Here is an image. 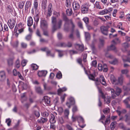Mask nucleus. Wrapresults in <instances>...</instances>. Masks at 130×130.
Wrapping results in <instances>:
<instances>
[{
	"label": "nucleus",
	"mask_w": 130,
	"mask_h": 130,
	"mask_svg": "<svg viewBox=\"0 0 130 130\" xmlns=\"http://www.w3.org/2000/svg\"><path fill=\"white\" fill-rule=\"evenodd\" d=\"M73 7L74 10L78 9L80 7L79 4L76 1L73 2Z\"/></svg>",
	"instance_id": "obj_10"
},
{
	"label": "nucleus",
	"mask_w": 130,
	"mask_h": 130,
	"mask_svg": "<svg viewBox=\"0 0 130 130\" xmlns=\"http://www.w3.org/2000/svg\"><path fill=\"white\" fill-rule=\"evenodd\" d=\"M123 88L124 90L126 91L124 93V95H126L130 94V88H128L125 86H123Z\"/></svg>",
	"instance_id": "obj_16"
},
{
	"label": "nucleus",
	"mask_w": 130,
	"mask_h": 130,
	"mask_svg": "<svg viewBox=\"0 0 130 130\" xmlns=\"http://www.w3.org/2000/svg\"><path fill=\"white\" fill-rule=\"evenodd\" d=\"M56 77L58 79H60L62 78V75L60 72H58L57 73L56 75Z\"/></svg>",
	"instance_id": "obj_50"
},
{
	"label": "nucleus",
	"mask_w": 130,
	"mask_h": 130,
	"mask_svg": "<svg viewBox=\"0 0 130 130\" xmlns=\"http://www.w3.org/2000/svg\"><path fill=\"white\" fill-rule=\"evenodd\" d=\"M21 46L22 48H26L27 46V44L24 42H22L21 44Z\"/></svg>",
	"instance_id": "obj_43"
},
{
	"label": "nucleus",
	"mask_w": 130,
	"mask_h": 130,
	"mask_svg": "<svg viewBox=\"0 0 130 130\" xmlns=\"http://www.w3.org/2000/svg\"><path fill=\"white\" fill-rule=\"evenodd\" d=\"M62 21L61 20H59L56 24L55 29H52L53 31H54L57 29L60 28L62 25Z\"/></svg>",
	"instance_id": "obj_7"
},
{
	"label": "nucleus",
	"mask_w": 130,
	"mask_h": 130,
	"mask_svg": "<svg viewBox=\"0 0 130 130\" xmlns=\"http://www.w3.org/2000/svg\"><path fill=\"white\" fill-rule=\"evenodd\" d=\"M122 58L124 62L126 61H128L130 62V59L126 56H123L122 57Z\"/></svg>",
	"instance_id": "obj_32"
},
{
	"label": "nucleus",
	"mask_w": 130,
	"mask_h": 130,
	"mask_svg": "<svg viewBox=\"0 0 130 130\" xmlns=\"http://www.w3.org/2000/svg\"><path fill=\"white\" fill-rule=\"evenodd\" d=\"M42 116L44 117H46L48 116L49 115V112L48 111H45L43 113H42Z\"/></svg>",
	"instance_id": "obj_55"
},
{
	"label": "nucleus",
	"mask_w": 130,
	"mask_h": 130,
	"mask_svg": "<svg viewBox=\"0 0 130 130\" xmlns=\"http://www.w3.org/2000/svg\"><path fill=\"white\" fill-rule=\"evenodd\" d=\"M122 23L120 22L118 24L117 27L119 29H121L122 30H124L123 29V28L122 27H121V26H122Z\"/></svg>",
	"instance_id": "obj_63"
},
{
	"label": "nucleus",
	"mask_w": 130,
	"mask_h": 130,
	"mask_svg": "<svg viewBox=\"0 0 130 130\" xmlns=\"http://www.w3.org/2000/svg\"><path fill=\"white\" fill-rule=\"evenodd\" d=\"M39 17L38 14H37L36 15L34 18L35 21L37 22L39 20Z\"/></svg>",
	"instance_id": "obj_60"
},
{
	"label": "nucleus",
	"mask_w": 130,
	"mask_h": 130,
	"mask_svg": "<svg viewBox=\"0 0 130 130\" xmlns=\"http://www.w3.org/2000/svg\"><path fill=\"white\" fill-rule=\"evenodd\" d=\"M110 117H109L106 119V120L105 121L104 126L105 127H106V125H107L109 124L110 122Z\"/></svg>",
	"instance_id": "obj_30"
},
{
	"label": "nucleus",
	"mask_w": 130,
	"mask_h": 130,
	"mask_svg": "<svg viewBox=\"0 0 130 130\" xmlns=\"http://www.w3.org/2000/svg\"><path fill=\"white\" fill-rule=\"evenodd\" d=\"M31 6V2L29 1H27L25 6V10H27Z\"/></svg>",
	"instance_id": "obj_26"
},
{
	"label": "nucleus",
	"mask_w": 130,
	"mask_h": 130,
	"mask_svg": "<svg viewBox=\"0 0 130 130\" xmlns=\"http://www.w3.org/2000/svg\"><path fill=\"white\" fill-rule=\"evenodd\" d=\"M15 23V21L13 19H11L9 20L8 24L10 28L12 29L14 27Z\"/></svg>",
	"instance_id": "obj_5"
},
{
	"label": "nucleus",
	"mask_w": 130,
	"mask_h": 130,
	"mask_svg": "<svg viewBox=\"0 0 130 130\" xmlns=\"http://www.w3.org/2000/svg\"><path fill=\"white\" fill-rule=\"evenodd\" d=\"M115 89L116 90V92L115 91V98L116 96V95H119L121 93V92L122 90L121 88L118 87H114Z\"/></svg>",
	"instance_id": "obj_11"
},
{
	"label": "nucleus",
	"mask_w": 130,
	"mask_h": 130,
	"mask_svg": "<svg viewBox=\"0 0 130 130\" xmlns=\"http://www.w3.org/2000/svg\"><path fill=\"white\" fill-rule=\"evenodd\" d=\"M41 25L42 28L46 27L47 26L46 21L44 20H42L41 21Z\"/></svg>",
	"instance_id": "obj_20"
},
{
	"label": "nucleus",
	"mask_w": 130,
	"mask_h": 130,
	"mask_svg": "<svg viewBox=\"0 0 130 130\" xmlns=\"http://www.w3.org/2000/svg\"><path fill=\"white\" fill-rule=\"evenodd\" d=\"M90 6L89 3H86L82 6V13H85L88 12L89 7Z\"/></svg>",
	"instance_id": "obj_2"
},
{
	"label": "nucleus",
	"mask_w": 130,
	"mask_h": 130,
	"mask_svg": "<svg viewBox=\"0 0 130 130\" xmlns=\"http://www.w3.org/2000/svg\"><path fill=\"white\" fill-rule=\"evenodd\" d=\"M6 122L7 123V125L9 126L10 125V123L11 122V120L10 118L6 119Z\"/></svg>",
	"instance_id": "obj_56"
},
{
	"label": "nucleus",
	"mask_w": 130,
	"mask_h": 130,
	"mask_svg": "<svg viewBox=\"0 0 130 130\" xmlns=\"http://www.w3.org/2000/svg\"><path fill=\"white\" fill-rule=\"evenodd\" d=\"M31 68L33 70H36L38 69L39 66L35 64H32L31 65Z\"/></svg>",
	"instance_id": "obj_33"
},
{
	"label": "nucleus",
	"mask_w": 130,
	"mask_h": 130,
	"mask_svg": "<svg viewBox=\"0 0 130 130\" xmlns=\"http://www.w3.org/2000/svg\"><path fill=\"white\" fill-rule=\"evenodd\" d=\"M123 78L122 76H121L118 78V82L121 85L123 83Z\"/></svg>",
	"instance_id": "obj_40"
},
{
	"label": "nucleus",
	"mask_w": 130,
	"mask_h": 130,
	"mask_svg": "<svg viewBox=\"0 0 130 130\" xmlns=\"http://www.w3.org/2000/svg\"><path fill=\"white\" fill-rule=\"evenodd\" d=\"M69 102H67L66 105L69 108H70L71 105L74 104L75 101L74 98L72 97L69 99Z\"/></svg>",
	"instance_id": "obj_6"
},
{
	"label": "nucleus",
	"mask_w": 130,
	"mask_h": 130,
	"mask_svg": "<svg viewBox=\"0 0 130 130\" xmlns=\"http://www.w3.org/2000/svg\"><path fill=\"white\" fill-rule=\"evenodd\" d=\"M36 91L40 94L42 93V91L40 87H36L35 88Z\"/></svg>",
	"instance_id": "obj_36"
},
{
	"label": "nucleus",
	"mask_w": 130,
	"mask_h": 130,
	"mask_svg": "<svg viewBox=\"0 0 130 130\" xmlns=\"http://www.w3.org/2000/svg\"><path fill=\"white\" fill-rule=\"evenodd\" d=\"M15 66L17 68H19L20 67V61L18 59L16 61L15 64Z\"/></svg>",
	"instance_id": "obj_54"
},
{
	"label": "nucleus",
	"mask_w": 130,
	"mask_h": 130,
	"mask_svg": "<svg viewBox=\"0 0 130 130\" xmlns=\"http://www.w3.org/2000/svg\"><path fill=\"white\" fill-rule=\"evenodd\" d=\"M82 60L80 59H79L77 60V62H78L80 64L82 67H83L84 69V70L85 72V73L86 74H87L86 71L85 70V67H84L83 65L82 64Z\"/></svg>",
	"instance_id": "obj_47"
},
{
	"label": "nucleus",
	"mask_w": 130,
	"mask_h": 130,
	"mask_svg": "<svg viewBox=\"0 0 130 130\" xmlns=\"http://www.w3.org/2000/svg\"><path fill=\"white\" fill-rule=\"evenodd\" d=\"M77 120L79 122L84 123L85 122L83 118L81 116H78L77 117Z\"/></svg>",
	"instance_id": "obj_25"
},
{
	"label": "nucleus",
	"mask_w": 130,
	"mask_h": 130,
	"mask_svg": "<svg viewBox=\"0 0 130 130\" xmlns=\"http://www.w3.org/2000/svg\"><path fill=\"white\" fill-rule=\"evenodd\" d=\"M51 117L50 119V122L51 123L53 124L55 123L56 120L54 115L52 114L51 115Z\"/></svg>",
	"instance_id": "obj_23"
},
{
	"label": "nucleus",
	"mask_w": 130,
	"mask_h": 130,
	"mask_svg": "<svg viewBox=\"0 0 130 130\" xmlns=\"http://www.w3.org/2000/svg\"><path fill=\"white\" fill-rule=\"evenodd\" d=\"M69 112L68 109H66L64 111V117L66 120L68 119V116L69 115Z\"/></svg>",
	"instance_id": "obj_19"
},
{
	"label": "nucleus",
	"mask_w": 130,
	"mask_h": 130,
	"mask_svg": "<svg viewBox=\"0 0 130 130\" xmlns=\"http://www.w3.org/2000/svg\"><path fill=\"white\" fill-rule=\"evenodd\" d=\"M58 55L60 57H62L63 55L64 52L63 51L58 50Z\"/></svg>",
	"instance_id": "obj_52"
},
{
	"label": "nucleus",
	"mask_w": 130,
	"mask_h": 130,
	"mask_svg": "<svg viewBox=\"0 0 130 130\" xmlns=\"http://www.w3.org/2000/svg\"><path fill=\"white\" fill-rule=\"evenodd\" d=\"M58 122L61 124H62L64 122V121L61 117H59L58 118Z\"/></svg>",
	"instance_id": "obj_59"
},
{
	"label": "nucleus",
	"mask_w": 130,
	"mask_h": 130,
	"mask_svg": "<svg viewBox=\"0 0 130 130\" xmlns=\"http://www.w3.org/2000/svg\"><path fill=\"white\" fill-rule=\"evenodd\" d=\"M42 6L44 8H45L46 6V0H44L42 2Z\"/></svg>",
	"instance_id": "obj_58"
},
{
	"label": "nucleus",
	"mask_w": 130,
	"mask_h": 130,
	"mask_svg": "<svg viewBox=\"0 0 130 130\" xmlns=\"http://www.w3.org/2000/svg\"><path fill=\"white\" fill-rule=\"evenodd\" d=\"M47 120V119L46 118H41L40 121V122L41 123H44L46 122Z\"/></svg>",
	"instance_id": "obj_51"
},
{
	"label": "nucleus",
	"mask_w": 130,
	"mask_h": 130,
	"mask_svg": "<svg viewBox=\"0 0 130 130\" xmlns=\"http://www.w3.org/2000/svg\"><path fill=\"white\" fill-rule=\"evenodd\" d=\"M123 102L127 108H130V105L128 104V101H127L126 99L124 100Z\"/></svg>",
	"instance_id": "obj_48"
},
{
	"label": "nucleus",
	"mask_w": 130,
	"mask_h": 130,
	"mask_svg": "<svg viewBox=\"0 0 130 130\" xmlns=\"http://www.w3.org/2000/svg\"><path fill=\"white\" fill-rule=\"evenodd\" d=\"M28 62V60H27L24 59H23L21 61V65L22 66L24 67L25 66Z\"/></svg>",
	"instance_id": "obj_37"
},
{
	"label": "nucleus",
	"mask_w": 130,
	"mask_h": 130,
	"mask_svg": "<svg viewBox=\"0 0 130 130\" xmlns=\"http://www.w3.org/2000/svg\"><path fill=\"white\" fill-rule=\"evenodd\" d=\"M86 26L87 29L89 30H94V32H96V30H94V28L93 27L90 25L88 24Z\"/></svg>",
	"instance_id": "obj_31"
},
{
	"label": "nucleus",
	"mask_w": 130,
	"mask_h": 130,
	"mask_svg": "<svg viewBox=\"0 0 130 130\" xmlns=\"http://www.w3.org/2000/svg\"><path fill=\"white\" fill-rule=\"evenodd\" d=\"M99 80L100 82L103 85L106 86V83L104 78L103 75H101L99 78Z\"/></svg>",
	"instance_id": "obj_12"
},
{
	"label": "nucleus",
	"mask_w": 130,
	"mask_h": 130,
	"mask_svg": "<svg viewBox=\"0 0 130 130\" xmlns=\"http://www.w3.org/2000/svg\"><path fill=\"white\" fill-rule=\"evenodd\" d=\"M64 20L65 21V23L64 25V29L66 31L69 30V26L72 27V31H73V29L75 27V25L73 23L71 20H69L66 17L64 18Z\"/></svg>",
	"instance_id": "obj_1"
},
{
	"label": "nucleus",
	"mask_w": 130,
	"mask_h": 130,
	"mask_svg": "<svg viewBox=\"0 0 130 130\" xmlns=\"http://www.w3.org/2000/svg\"><path fill=\"white\" fill-rule=\"evenodd\" d=\"M5 78V73L4 71H2L0 72V80H3Z\"/></svg>",
	"instance_id": "obj_21"
},
{
	"label": "nucleus",
	"mask_w": 130,
	"mask_h": 130,
	"mask_svg": "<svg viewBox=\"0 0 130 130\" xmlns=\"http://www.w3.org/2000/svg\"><path fill=\"white\" fill-rule=\"evenodd\" d=\"M129 70L127 69H123L121 71V73L123 74H127Z\"/></svg>",
	"instance_id": "obj_46"
},
{
	"label": "nucleus",
	"mask_w": 130,
	"mask_h": 130,
	"mask_svg": "<svg viewBox=\"0 0 130 130\" xmlns=\"http://www.w3.org/2000/svg\"><path fill=\"white\" fill-rule=\"evenodd\" d=\"M67 90V88L66 87H63L62 88H60L57 91L58 95H60L61 93Z\"/></svg>",
	"instance_id": "obj_22"
},
{
	"label": "nucleus",
	"mask_w": 130,
	"mask_h": 130,
	"mask_svg": "<svg viewBox=\"0 0 130 130\" xmlns=\"http://www.w3.org/2000/svg\"><path fill=\"white\" fill-rule=\"evenodd\" d=\"M102 33L103 34L107 35L108 34V27L107 26H102L101 27Z\"/></svg>",
	"instance_id": "obj_4"
},
{
	"label": "nucleus",
	"mask_w": 130,
	"mask_h": 130,
	"mask_svg": "<svg viewBox=\"0 0 130 130\" xmlns=\"http://www.w3.org/2000/svg\"><path fill=\"white\" fill-rule=\"evenodd\" d=\"M98 91L99 93L101 94V95L103 99H104L105 102L107 103H109L110 102V98L109 97L107 96L105 97L103 93L102 92L101 90L98 88Z\"/></svg>",
	"instance_id": "obj_3"
},
{
	"label": "nucleus",
	"mask_w": 130,
	"mask_h": 130,
	"mask_svg": "<svg viewBox=\"0 0 130 130\" xmlns=\"http://www.w3.org/2000/svg\"><path fill=\"white\" fill-rule=\"evenodd\" d=\"M46 54L47 56H50L52 57H53L54 56V53H52L49 51L46 52Z\"/></svg>",
	"instance_id": "obj_45"
},
{
	"label": "nucleus",
	"mask_w": 130,
	"mask_h": 130,
	"mask_svg": "<svg viewBox=\"0 0 130 130\" xmlns=\"http://www.w3.org/2000/svg\"><path fill=\"white\" fill-rule=\"evenodd\" d=\"M103 71L105 72H106L108 70V68L106 65L104 64L103 66Z\"/></svg>",
	"instance_id": "obj_64"
},
{
	"label": "nucleus",
	"mask_w": 130,
	"mask_h": 130,
	"mask_svg": "<svg viewBox=\"0 0 130 130\" xmlns=\"http://www.w3.org/2000/svg\"><path fill=\"white\" fill-rule=\"evenodd\" d=\"M109 49L110 50H113L115 51H116L117 50L115 46L113 44H112L109 48Z\"/></svg>",
	"instance_id": "obj_39"
},
{
	"label": "nucleus",
	"mask_w": 130,
	"mask_h": 130,
	"mask_svg": "<svg viewBox=\"0 0 130 130\" xmlns=\"http://www.w3.org/2000/svg\"><path fill=\"white\" fill-rule=\"evenodd\" d=\"M85 35L86 40H89L90 38V35L89 33L88 32H85Z\"/></svg>",
	"instance_id": "obj_41"
},
{
	"label": "nucleus",
	"mask_w": 130,
	"mask_h": 130,
	"mask_svg": "<svg viewBox=\"0 0 130 130\" xmlns=\"http://www.w3.org/2000/svg\"><path fill=\"white\" fill-rule=\"evenodd\" d=\"M52 23L53 25L52 29H55L56 23V19L55 17H53L52 18Z\"/></svg>",
	"instance_id": "obj_18"
},
{
	"label": "nucleus",
	"mask_w": 130,
	"mask_h": 130,
	"mask_svg": "<svg viewBox=\"0 0 130 130\" xmlns=\"http://www.w3.org/2000/svg\"><path fill=\"white\" fill-rule=\"evenodd\" d=\"M75 46L76 49L78 51L82 52L84 50V46L83 44H75Z\"/></svg>",
	"instance_id": "obj_9"
},
{
	"label": "nucleus",
	"mask_w": 130,
	"mask_h": 130,
	"mask_svg": "<svg viewBox=\"0 0 130 130\" xmlns=\"http://www.w3.org/2000/svg\"><path fill=\"white\" fill-rule=\"evenodd\" d=\"M108 13V10L107 9H104L100 11L99 12V14L100 15H104Z\"/></svg>",
	"instance_id": "obj_27"
},
{
	"label": "nucleus",
	"mask_w": 130,
	"mask_h": 130,
	"mask_svg": "<svg viewBox=\"0 0 130 130\" xmlns=\"http://www.w3.org/2000/svg\"><path fill=\"white\" fill-rule=\"evenodd\" d=\"M95 7L99 9H101V6L99 2H96L95 4Z\"/></svg>",
	"instance_id": "obj_42"
},
{
	"label": "nucleus",
	"mask_w": 130,
	"mask_h": 130,
	"mask_svg": "<svg viewBox=\"0 0 130 130\" xmlns=\"http://www.w3.org/2000/svg\"><path fill=\"white\" fill-rule=\"evenodd\" d=\"M116 122H112L110 125V128L112 130L115 127V125L116 124Z\"/></svg>",
	"instance_id": "obj_49"
},
{
	"label": "nucleus",
	"mask_w": 130,
	"mask_h": 130,
	"mask_svg": "<svg viewBox=\"0 0 130 130\" xmlns=\"http://www.w3.org/2000/svg\"><path fill=\"white\" fill-rule=\"evenodd\" d=\"M7 62L9 66L12 65L13 64L12 59H9L7 60Z\"/></svg>",
	"instance_id": "obj_61"
},
{
	"label": "nucleus",
	"mask_w": 130,
	"mask_h": 130,
	"mask_svg": "<svg viewBox=\"0 0 130 130\" xmlns=\"http://www.w3.org/2000/svg\"><path fill=\"white\" fill-rule=\"evenodd\" d=\"M72 43L70 42H68L67 45L64 43H61L60 44V46L61 47H66L67 46L69 47H70L72 46Z\"/></svg>",
	"instance_id": "obj_24"
},
{
	"label": "nucleus",
	"mask_w": 130,
	"mask_h": 130,
	"mask_svg": "<svg viewBox=\"0 0 130 130\" xmlns=\"http://www.w3.org/2000/svg\"><path fill=\"white\" fill-rule=\"evenodd\" d=\"M120 42V40L118 38H116L113 40L112 41V43L114 44L119 43Z\"/></svg>",
	"instance_id": "obj_34"
},
{
	"label": "nucleus",
	"mask_w": 130,
	"mask_h": 130,
	"mask_svg": "<svg viewBox=\"0 0 130 130\" xmlns=\"http://www.w3.org/2000/svg\"><path fill=\"white\" fill-rule=\"evenodd\" d=\"M34 6L35 10H37L38 7V3L37 0H34Z\"/></svg>",
	"instance_id": "obj_28"
},
{
	"label": "nucleus",
	"mask_w": 130,
	"mask_h": 130,
	"mask_svg": "<svg viewBox=\"0 0 130 130\" xmlns=\"http://www.w3.org/2000/svg\"><path fill=\"white\" fill-rule=\"evenodd\" d=\"M43 101L46 104H49L50 102V98L47 96H45L44 97Z\"/></svg>",
	"instance_id": "obj_15"
},
{
	"label": "nucleus",
	"mask_w": 130,
	"mask_h": 130,
	"mask_svg": "<svg viewBox=\"0 0 130 130\" xmlns=\"http://www.w3.org/2000/svg\"><path fill=\"white\" fill-rule=\"evenodd\" d=\"M63 109L62 107H59L58 108L57 111L59 114H61L63 112Z\"/></svg>",
	"instance_id": "obj_57"
},
{
	"label": "nucleus",
	"mask_w": 130,
	"mask_h": 130,
	"mask_svg": "<svg viewBox=\"0 0 130 130\" xmlns=\"http://www.w3.org/2000/svg\"><path fill=\"white\" fill-rule=\"evenodd\" d=\"M83 20L84 22L86 25L88 24L89 23V19L87 17H84L83 19Z\"/></svg>",
	"instance_id": "obj_44"
},
{
	"label": "nucleus",
	"mask_w": 130,
	"mask_h": 130,
	"mask_svg": "<svg viewBox=\"0 0 130 130\" xmlns=\"http://www.w3.org/2000/svg\"><path fill=\"white\" fill-rule=\"evenodd\" d=\"M24 1H22L19 2L18 3V6L20 8L22 9L24 7Z\"/></svg>",
	"instance_id": "obj_35"
},
{
	"label": "nucleus",
	"mask_w": 130,
	"mask_h": 130,
	"mask_svg": "<svg viewBox=\"0 0 130 130\" xmlns=\"http://www.w3.org/2000/svg\"><path fill=\"white\" fill-rule=\"evenodd\" d=\"M66 96L67 95L65 94H64L63 95L61 96L60 99L62 102H63L64 101L65 98Z\"/></svg>",
	"instance_id": "obj_53"
},
{
	"label": "nucleus",
	"mask_w": 130,
	"mask_h": 130,
	"mask_svg": "<svg viewBox=\"0 0 130 130\" xmlns=\"http://www.w3.org/2000/svg\"><path fill=\"white\" fill-rule=\"evenodd\" d=\"M106 90L108 91H110L111 94V97L113 98H115V91L113 89H112L109 87L106 88Z\"/></svg>",
	"instance_id": "obj_14"
},
{
	"label": "nucleus",
	"mask_w": 130,
	"mask_h": 130,
	"mask_svg": "<svg viewBox=\"0 0 130 130\" xmlns=\"http://www.w3.org/2000/svg\"><path fill=\"white\" fill-rule=\"evenodd\" d=\"M109 62L112 64H115L117 63L118 60L117 59H115L112 61H110Z\"/></svg>",
	"instance_id": "obj_62"
},
{
	"label": "nucleus",
	"mask_w": 130,
	"mask_h": 130,
	"mask_svg": "<svg viewBox=\"0 0 130 130\" xmlns=\"http://www.w3.org/2000/svg\"><path fill=\"white\" fill-rule=\"evenodd\" d=\"M27 25L29 26H31L33 24V20L31 17H29L27 20Z\"/></svg>",
	"instance_id": "obj_17"
},
{
	"label": "nucleus",
	"mask_w": 130,
	"mask_h": 130,
	"mask_svg": "<svg viewBox=\"0 0 130 130\" xmlns=\"http://www.w3.org/2000/svg\"><path fill=\"white\" fill-rule=\"evenodd\" d=\"M66 6L68 7H70L71 5V3L72 2L73 0H66Z\"/></svg>",
	"instance_id": "obj_29"
},
{
	"label": "nucleus",
	"mask_w": 130,
	"mask_h": 130,
	"mask_svg": "<svg viewBox=\"0 0 130 130\" xmlns=\"http://www.w3.org/2000/svg\"><path fill=\"white\" fill-rule=\"evenodd\" d=\"M47 73V72L46 71H39L38 73L39 77L45 76Z\"/></svg>",
	"instance_id": "obj_13"
},
{
	"label": "nucleus",
	"mask_w": 130,
	"mask_h": 130,
	"mask_svg": "<svg viewBox=\"0 0 130 130\" xmlns=\"http://www.w3.org/2000/svg\"><path fill=\"white\" fill-rule=\"evenodd\" d=\"M47 10L48 12L47 13V16L50 17L51 16L52 14V12L53 10L52 4H50L48 5Z\"/></svg>",
	"instance_id": "obj_8"
},
{
	"label": "nucleus",
	"mask_w": 130,
	"mask_h": 130,
	"mask_svg": "<svg viewBox=\"0 0 130 130\" xmlns=\"http://www.w3.org/2000/svg\"><path fill=\"white\" fill-rule=\"evenodd\" d=\"M67 15H70L72 13V9L69 8L66 10Z\"/></svg>",
	"instance_id": "obj_38"
}]
</instances>
